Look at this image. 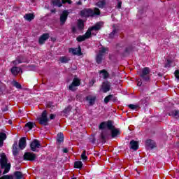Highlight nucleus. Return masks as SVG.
I'll list each match as a JSON object with an SVG mask.
<instances>
[{
    "instance_id": "1",
    "label": "nucleus",
    "mask_w": 179,
    "mask_h": 179,
    "mask_svg": "<svg viewBox=\"0 0 179 179\" xmlns=\"http://www.w3.org/2000/svg\"><path fill=\"white\" fill-rule=\"evenodd\" d=\"M103 26V22H98L94 27L90 28L87 31L83 36H79L77 37V41H85L87 38H89L90 36L94 35L96 36V33L94 31H97L100 30Z\"/></svg>"
},
{
    "instance_id": "2",
    "label": "nucleus",
    "mask_w": 179,
    "mask_h": 179,
    "mask_svg": "<svg viewBox=\"0 0 179 179\" xmlns=\"http://www.w3.org/2000/svg\"><path fill=\"white\" fill-rule=\"evenodd\" d=\"M0 164L1 169L4 170L3 174H6V173H9V171L10 170V163L8 162V157H6L5 153H0Z\"/></svg>"
},
{
    "instance_id": "3",
    "label": "nucleus",
    "mask_w": 179,
    "mask_h": 179,
    "mask_svg": "<svg viewBox=\"0 0 179 179\" xmlns=\"http://www.w3.org/2000/svg\"><path fill=\"white\" fill-rule=\"evenodd\" d=\"M83 17H89V16H98L100 15V9L95 8L94 10L90 8H85L80 12Z\"/></svg>"
},
{
    "instance_id": "4",
    "label": "nucleus",
    "mask_w": 179,
    "mask_h": 179,
    "mask_svg": "<svg viewBox=\"0 0 179 179\" xmlns=\"http://www.w3.org/2000/svg\"><path fill=\"white\" fill-rule=\"evenodd\" d=\"M149 73H150V69L149 68L145 67L143 69L140 76L143 82H149V80L150 79Z\"/></svg>"
},
{
    "instance_id": "5",
    "label": "nucleus",
    "mask_w": 179,
    "mask_h": 179,
    "mask_svg": "<svg viewBox=\"0 0 179 179\" xmlns=\"http://www.w3.org/2000/svg\"><path fill=\"white\" fill-rule=\"evenodd\" d=\"M78 86H80V79L75 78L71 84L69 86V90L71 92H76V90H78Z\"/></svg>"
},
{
    "instance_id": "6",
    "label": "nucleus",
    "mask_w": 179,
    "mask_h": 179,
    "mask_svg": "<svg viewBox=\"0 0 179 179\" xmlns=\"http://www.w3.org/2000/svg\"><path fill=\"white\" fill-rule=\"evenodd\" d=\"M108 52V48H102L100 49L99 54L96 55V61L98 64H101V61L103 59V55L104 54H107Z\"/></svg>"
},
{
    "instance_id": "7",
    "label": "nucleus",
    "mask_w": 179,
    "mask_h": 179,
    "mask_svg": "<svg viewBox=\"0 0 179 179\" xmlns=\"http://www.w3.org/2000/svg\"><path fill=\"white\" fill-rule=\"evenodd\" d=\"M38 121L41 125H47L48 124V117H47V110H44L41 117L38 118Z\"/></svg>"
},
{
    "instance_id": "8",
    "label": "nucleus",
    "mask_w": 179,
    "mask_h": 179,
    "mask_svg": "<svg viewBox=\"0 0 179 179\" xmlns=\"http://www.w3.org/2000/svg\"><path fill=\"white\" fill-rule=\"evenodd\" d=\"M110 89H111V84L108 81H105L102 83L100 90L103 93H107L110 92Z\"/></svg>"
},
{
    "instance_id": "9",
    "label": "nucleus",
    "mask_w": 179,
    "mask_h": 179,
    "mask_svg": "<svg viewBox=\"0 0 179 179\" xmlns=\"http://www.w3.org/2000/svg\"><path fill=\"white\" fill-rule=\"evenodd\" d=\"M41 146L40 141L37 140H34L30 144L32 152H37V149H40Z\"/></svg>"
},
{
    "instance_id": "10",
    "label": "nucleus",
    "mask_w": 179,
    "mask_h": 179,
    "mask_svg": "<svg viewBox=\"0 0 179 179\" xmlns=\"http://www.w3.org/2000/svg\"><path fill=\"white\" fill-rule=\"evenodd\" d=\"M36 154L33 152H26L24 155V160H29L30 162H33L36 160Z\"/></svg>"
},
{
    "instance_id": "11",
    "label": "nucleus",
    "mask_w": 179,
    "mask_h": 179,
    "mask_svg": "<svg viewBox=\"0 0 179 179\" xmlns=\"http://www.w3.org/2000/svg\"><path fill=\"white\" fill-rule=\"evenodd\" d=\"M69 51V52H71V54H73V55H82V50L80 49V47H78V48H70Z\"/></svg>"
},
{
    "instance_id": "12",
    "label": "nucleus",
    "mask_w": 179,
    "mask_h": 179,
    "mask_svg": "<svg viewBox=\"0 0 179 179\" xmlns=\"http://www.w3.org/2000/svg\"><path fill=\"white\" fill-rule=\"evenodd\" d=\"M66 19H68V12L67 11H63V13L60 15V23H61V24H65V22H66Z\"/></svg>"
},
{
    "instance_id": "13",
    "label": "nucleus",
    "mask_w": 179,
    "mask_h": 179,
    "mask_svg": "<svg viewBox=\"0 0 179 179\" xmlns=\"http://www.w3.org/2000/svg\"><path fill=\"white\" fill-rule=\"evenodd\" d=\"M85 100L89 103L90 106H93L96 101V96L89 95Z\"/></svg>"
},
{
    "instance_id": "14",
    "label": "nucleus",
    "mask_w": 179,
    "mask_h": 179,
    "mask_svg": "<svg viewBox=\"0 0 179 179\" xmlns=\"http://www.w3.org/2000/svg\"><path fill=\"white\" fill-rule=\"evenodd\" d=\"M50 38V34H43L40 38H39V44H43Z\"/></svg>"
},
{
    "instance_id": "15",
    "label": "nucleus",
    "mask_w": 179,
    "mask_h": 179,
    "mask_svg": "<svg viewBox=\"0 0 179 179\" xmlns=\"http://www.w3.org/2000/svg\"><path fill=\"white\" fill-rule=\"evenodd\" d=\"M19 148L21 150H23L26 148V138L22 137L20 139L19 141Z\"/></svg>"
},
{
    "instance_id": "16",
    "label": "nucleus",
    "mask_w": 179,
    "mask_h": 179,
    "mask_svg": "<svg viewBox=\"0 0 179 179\" xmlns=\"http://www.w3.org/2000/svg\"><path fill=\"white\" fill-rule=\"evenodd\" d=\"M6 140V134L0 132V148L3 146V141Z\"/></svg>"
},
{
    "instance_id": "17",
    "label": "nucleus",
    "mask_w": 179,
    "mask_h": 179,
    "mask_svg": "<svg viewBox=\"0 0 179 179\" xmlns=\"http://www.w3.org/2000/svg\"><path fill=\"white\" fill-rule=\"evenodd\" d=\"M130 146L131 149H133V150H138V148H139L138 141H135L134 140L130 142Z\"/></svg>"
},
{
    "instance_id": "18",
    "label": "nucleus",
    "mask_w": 179,
    "mask_h": 179,
    "mask_svg": "<svg viewBox=\"0 0 179 179\" xmlns=\"http://www.w3.org/2000/svg\"><path fill=\"white\" fill-rule=\"evenodd\" d=\"M146 145L151 149L156 148V143L152 140H147Z\"/></svg>"
},
{
    "instance_id": "19",
    "label": "nucleus",
    "mask_w": 179,
    "mask_h": 179,
    "mask_svg": "<svg viewBox=\"0 0 179 179\" xmlns=\"http://www.w3.org/2000/svg\"><path fill=\"white\" fill-rule=\"evenodd\" d=\"M20 71H22L20 68L15 66L11 69V73L14 75V76H16Z\"/></svg>"
},
{
    "instance_id": "20",
    "label": "nucleus",
    "mask_w": 179,
    "mask_h": 179,
    "mask_svg": "<svg viewBox=\"0 0 179 179\" xmlns=\"http://www.w3.org/2000/svg\"><path fill=\"white\" fill-rule=\"evenodd\" d=\"M24 18L28 22H31L34 19V15L33 13H28L24 16Z\"/></svg>"
},
{
    "instance_id": "21",
    "label": "nucleus",
    "mask_w": 179,
    "mask_h": 179,
    "mask_svg": "<svg viewBox=\"0 0 179 179\" xmlns=\"http://www.w3.org/2000/svg\"><path fill=\"white\" fill-rule=\"evenodd\" d=\"M106 0H99L97 3H96V6H98V8H104L106 6Z\"/></svg>"
},
{
    "instance_id": "22",
    "label": "nucleus",
    "mask_w": 179,
    "mask_h": 179,
    "mask_svg": "<svg viewBox=\"0 0 179 179\" xmlns=\"http://www.w3.org/2000/svg\"><path fill=\"white\" fill-rule=\"evenodd\" d=\"M101 78L103 79H107L108 78V73L106 70H102L99 72Z\"/></svg>"
},
{
    "instance_id": "23",
    "label": "nucleus",
    "mask_w": 179,
    "mask_h": 179,
    "mask_svg": "<svg viewBox=\"0 0 179 179\" xmlns=\"http://www.w3.org/2000/svg\"><path fill=\"white\" fill-rule=\"evenodd\" d=\"M13 178V179H22L23 178V174H22V172L17 171L14 173Z\"/></svg>"
},
{
    "instance_id": "24",
    "label": "nucleus",
    "mask_w": 179,
    "mask_h": 179,
    "mask_svg": "<svg viewBox=\"0 0 179 179\" xmlns=\"http://www.w3.org/2000/svg\"><path fill=\"white\" fill-rule=\"evenodd\" d=\"M52 3L53 6H58L59 8H61V6H62V3H61V0H52Z\"/></svg>"
},
{
    "instance_id": "25",
    "label": "nucleus",
    "mask_w": 179,
    "mask_h": 179,
    "mask_svg": "<svg viewBox=\"0 0 179 179\" xmlns=\"http://www.w3.org/2000/svg\"><path fill=\"white\" fill-rule=\"evenodd\" d=\"M58 143H62V142H64V134L62 133H59L57 134V139Z\"/></svg>"
},
{
    "instance_id": "26",
    "label": "nucleus",
    "mask_w": 179,
    "mask_h": 179,
    "mask_svg": "<svg viewBox=\"0 0 179 179\" xmlns=\"http://www.w3.org/2000/svg\"><path fill=\"white\" fill-rule=\"evenodd\" d=\"M77 26L79 30H83V28L85 27V24L82 21V20H79Z\"/></svg>"
},
{
    "instance_id": "27",
    "label": "nucleus",
    "mask_w": 179,
    "mask_h": 179,
    "mask_svg": "<svg viewBox=\"0 0 179 179\" xmlns=\"http://www.w3.org/2000/svg\"><path fill=\"white\" fill-rule=\"evenodd\" d=\"M169 115L174 117L175 118H179V111L173 110L169 113Z\"/></svg>"
},
{
    "instance_id": "28",
    "label": "nucleus",
    "mask_w": 179,
    "mask_h": 179,
    "mask_svg": "<svg viewBox=\"0 0 179 179\" xmlns=\"http://www.w3.org/2000/svg\"><path fill=\"white\" fill-rule=\"evenodd\" d=\"M83 166V163H82L81 161H77L74 164V167H76V169H82Z\"/></svg>"
},
{
    "instance_id": "29",
    "label": "nucleus",
    "mask_w": 179,
    "mask_h": 179,
    "mask_svg": "<svg viewBox=\"0 0 179 179\" xmlns=\"http://www.w3.org/2000/svg\"><path fill=\"white\" fill-rule=\"evenodd\" d=\"M111 134H112V138H115V136H117V135L120 134V131H118V129L115 128L111 130Z\"/></svg>"
},
{
    "instance_id": "30",
    "label": "nucleus",
    "mask_w": 179,
    "mask_h": 179,
    "mask_svg": "<svg viewBox=\"0 0 179 179\" xmlns=\"http://www.w3.org/2000/svg\"><path fill=\"white\" fill-rule=\"evenodd\" d=\"M107 136H108V134H107V131L103 130L101 134V138L103 139V141L107 139Z\"/></svg>"
},
{
    "instance_id": "31",
    "label": "nucleus",
    "mask_w": 179,
    "mask_h": 179,
    "mask_svg": "<svg viewBox=\"0 0 179 179\" xmlns=\"http://www.w3.org/2000/svg\"><path fill=\"white\" fill-rule=\"evenodd\" d=\"M59 61L63 64H65L69 61V58L67 57H61L59 58Z\"/></svg>"
},
{
    "instance_id": "32",
    "label": "nucleus",
    "mask_w": 179,
    "mask_h": 179,
    "mask_svg": "<svg viewBox=\"0 0 179 179\" xmlns=\"http://www.w3.org/2000/svg\"><path fill=\"white\" fill-rule=\"evenodd\" d=\"M106 127L108 128V129H110V131H112V129H114V126L113 125V122L111 121H108L106 122Z\"/></svg>"
},
{
    "instance_id": "33",
    "label": "nucleus",
    "mask_w": 179,
    "mask_h": 179,
    "mask_svg": "<svg viewBox=\"0 0 179 179\" xmlns=\"http://www.w3.org/2000/svg\"><path fill=\"white\" fill-rule=\"evenodd\" d=\"M81 159L83 162H87V156H86V150H84L81 154Z\"/></svg>"
},
{
    "instance_id": "34",
    "label": "nucleus",
    "mask_w": 179,
    "mask_h": 179,
    "mask_svg": "<svg viewBox=\"0 0 179 179\" xmlns=\"http://www.w3.org/2000/svg\"><path fill=\"white\" fill-rule=\"evenodd\" d=\"M113 97H114V95H113V94H110V95L106 96L104 99V103L106 104H107V103H108V101H110V100H111V99H113Z\"/></svg>"
},
{
    "instance_id": "35",
    "label": "nucleus",
    "mask_w": 179,
    "mask_h": 179,
    "mask_svg": "<svg viewBox=\"0 0 179 179\" xmlns=\"http://www.w3.org/2000/svg\"><path fill=\"white\" fill-rule=\"evenodd\" d=\"M33 127H34V123L31 122H29L28 123L26 124L25 127L29 128V129H32Z\"/></svg>"
},
{
    "instance_id": "36",
    "label": "nucleus",
    "mask_w": 179,
    "mask_h": 179,
    "mask_svg": "<svg viewBox=\"0 0 179 179\" xmlns=\"http://www.w3.org/2000/svg\"><path fill=\"white\" fill-rule=\"evenodd\" d=\"M18 153H19V150H17V147L13 145V155H14V156H17Z\"/></svg>"
},
{
    "instance_id": "37",
    "label": "nucleus",
    "mask_w": 179,
    "mask_h": 179,
    "mask_svg": "<svg viewBox=\"0 0 179 179\" xmlns=\"http://www.w3.org/2000/svg\"><path fill=\"white\" fill-rule=\"evenodd\" d=\"M13 85L17 89H20L22 87V85H20V84L16 81H13Z\"/></svg>"
},
{
    "instance_id": "38",
    "label": "nucleus",
    "mask_w": 179,
    "mask_h": 179,
    "mask_svg": "<svg viewBox=\"0 0 179 179\" xmlns=\"http://www.w3.org/2000/svg\"><path fill=\"white\" fill-rule=\"evenodd\" d=\"M115 33H117V30L113 29V31L109 35L110 38H114V36H115Z\"/></svg>"
},
{
    "instance_id": "39",
    "label": "nucleus",
    "mask_w": 179,
    "mask_h": 179,
    "mask_svg": "<svg viewBox=\"0 0 179 179\" xmlns=\"http://www.w3.org/2000/svg\"><path fill=\"white\" fill-rule=\"evenodd\" d=\"M106 127H107L106 125V122H103L102 123L100 124L99 125V129H104V128H106Z\"/></svg>"
},
{
    "instance_id": "40",
    "label": "nucleus",
    "mask_w": 179,
    "mask_h": 179,
    "mask_svg": "<svg viewBox=\"0 0 179 179\" xmlns=\"http://www.w3.org/2000/svg\"><path fill=\"white\" fill-rule=\"evenodd\" d=\"M166 62H167V63L165 64V68H167V67L170 66V65H171V63L173 62V60H171V59H167Z\"/></svg>"
},
{
    "instance_id": "41",
    "label": "nucleus",
    "mask_w": 179,
    "mask_h": 179,
    "mask_svg": "<svg viewBox=\"0 0 179 179\" xmlns=\"http://www.w3.org/2000/svg\"><path fill=\"white\" fill-rule=\"evenodd\" d=\"M1 179H13V176L6 175L1 177Z\"/></svg>"
},
{
    "instance_id": "42",
    "label": "nucleus",
    "mask_w": 179,
    "mask_h": 179,
    "mask_svg": "<svg viewBox=\"0 0 179 179\" xmlns=\"http://www.w3.org/2000/svg\"><path fill=\"white\" fill-rule=\"evenodd\" d=\"M129 108H131V110H135L138 108V105L130 104L129 105Z\"/></svg>"
},
{
    "instance_id": "43",
    "label": "nucleus",
    "mask_w": 179,
    "mask_h": 179,
    "mask_svg": "<svg viewBox=\"0 0 179 179\" xmlns=\"http://www.w3.org/2000/svg\"><path fill=\"white\" fill-rule=\"evenodd\" d=\"M13 64L14 65H17V64H22V61H20V60H15V61L13 62Z\"/></svg>"
},
{
    "instance_id": "44",
    "label": "nucleus",
    "mask_w": 179,
    "mask_h": 179,
    "mask_svg": "<svg viewBox=\"0 0 179 179\" xmlns=\"http://www.w3.org/2000/svg\"><path fill=\"white\" fill-rule=\"evenodd\" d=\"M62 3H72L71 0H62Z\"/></svg>"
},
{
    "instance_id": "45",
    "label": "nucleus",
    "mask_w": 179,
    "mask_h": 179,
    "mask_svg": "<svg viewBox=\"0 0 179 179\" xmlns=\"http://www.w3.org/2000/svg\"><path fill=\"white\" fill-rule=\"evenodd\" d=\"M175 76H176V78H177L178 79V80H179V71H178V70H176V71H175Z\"/></svg>"
},
{
    "instance_id": "46",
    "label": "nucleus",
    "mask_w": 179,
    "mask_h": 179,
    "mask_svg": "<svg viewBox=\"0 0 179 179\" xmlns=\"http://www.w3.org/2000/svg\"><path fill=\"white\" fill-rule=\"evenodd\" d=\"M137 86H142V80H137Z\"/></svg>"
},
{
    "instance_id": "47",
    "label": "nucleus",
    "mask_w": 179,
    "mask_h": 179,
    "mask_svg": "<svg viewBox=\"0 0 179 179\" xmlns=\"http://www.w3.org/2000/svg\"><path fill=\"white\" fill-rule=\"evenodd\" d=\"M50 120H54V118H55V115L54 114H51L50 116Z\"/></svg>"
},
{
    "instance_id": "48",
    "label": "nucleus",
    "mask_w": 179,
    "mask_h": 179,
    "mask_svg": "<svg viewBox=\"0 0 179 179\" xmlns=\"http://www.w3.org/2000/svg\"><path fill=\"white\" fill-rule=\"evenodd\" d=\"M122 3H121V1H119V2L117 3V8H118V9H120V8H121Z\"/></svg>"
},
{
    "instance_id": "49",
    "label": "nucleus",
    "mask_w": 179,
    "mask_h": 179,
    "mask_svg": "<svg viewBox=\"0 0 179 179\" xmlns=\"http://www.w3.org/2000/svg\"><path fill=\"white\" fill-rule=\"evenodd\" d=\"M63 152L64 153H68V148H64Z\"/></svg>"
},
{
    "instance_id": "50",
    "label": "nucleus",
    "mask_w": 179,
    "mask_h": 179,
    "mask_svg": "<svg viewBox=\"0 0 179 179\" xmlns=\"http://www.w3.org/2000/svg\"><path fill=\"white\" fill-rule=\"evenodd\" d=\"M77 5H82V1H78Z\"/></svg>"
},
{
    "instance_id": "51",
    "label": "nucleus",
    "mask_w": 179,
    "mask_h": 179,
    "mask_svg": "<svg viewBox=\"0 0 179 179\" xmlns=\"http://www.w3.org/2000/svg\"><path fill=\"white\" fill-rule=\"evenodd\" d=\"M1 173H2V171L0 170V176H1Z\"/></svg>"
},
{
    "instance_id": "52",
    "label": "nucleus",
    "mask_w": 179,
    "mask_h": 179,
    "mask_svg": "<svg viewBox=\"0 0 179 179\" xmlns=\"http://www.w3.org/2000/svg\"><path fill=\"white\" fill-rule=\"evenodd\" d=\"M52 12H54V10H52Z\"/></svg>"
},
{
    "instance_id": "53",
    "label": "nucleus",
    "mask_w": 179,
    "mask_h": 179,
    "mask_svg": "<svg viewBox=\"0 0 179 179\" xmlns=\"http://www.w3.org/2000/svg\"><path fill=\"white\" fill-rule=\"evenodd\" d=\"M0 179H2V178H0Z\"/></svg>"
}]
</instances>
